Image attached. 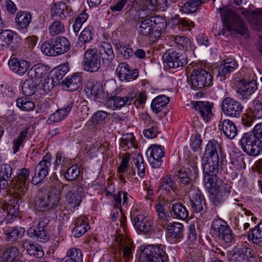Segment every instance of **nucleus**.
<instances>
[{"label": "nucleus", "mask_w": 262, "mask_h": 262, "mask_svg": "<svg viewBox=\"0 0 262 262\" xmlns=\"http://www.w3.org/2000/svg\"><path fill=\"white\" fill-rule=\"evenodd\" d=\"M224 19L225 27L228 31H234L241 35H245L247 32L244 21L233 10L227 7L218 9Z\"/></svg>", "instance_id": "f257e3e1"}, {"label": "nucleus", "mask_w": 262, "mask_h": 262, "mask_svg": "<svg viewBox=\"0 0 262 262\" xmlns=\"http://www.w3.org/2000/svg\"><path fill=\"white\" fill-rule=\"evenodd\" d=\"M139 262H168V255L161 245H147L140 254Z\"/></svg>", "instance_id": "f03ea898"}, {"label": "nucleus", "mask_w": 262, "mask_h": 262, "mask_svg": "<svg viewBox=\"0 0 262 262\" xmlns=\"http://www.w3.org/2000/svg\"><path fill=\"white\" fill-rule=\"evenodd\" d=\"M30 171L26 168H22L17 170L16 176L14 177L10 183L14 192L19 197L23 196L28 188L30 180Z\"/></svg>", "instance_id": "7ed1b4c3"}, {"label": "nucleus", "mask_w": 262, "mask_h": 262, "mask_svg": "<svg viewBox=\"0 0 262 262\" xmlns=\"http://www.w3.org/2000/svg\"><path fill=\"white\" fill-rule=\"evenodd\" d=\"M192 88L195 90L206 89L212 85L211 74L202 68L193 70L190 75Z\"/></svg>", "instance_id": "20e7f679"}, {"label": "nucleus", "mask_w": 262, "mask_h": 262, "mask_svg": "<svg viewBox=\"0 0 262 262\" xmlns=\"http://www.w3.org/2000/svg\"><path fill=\"white\" fill-rule=\"evenodd\" d=\"M240 143L242 149L249 155L257 156L262 150V141L250 132L243 134Z\"/></svg>", "instance_id": "39448f33"}, {"label": "nucleus", "mask_w": 262, "mask_h": 262, "mask_svg": "<svg viewBox=\"0 0 262 262\" xmlns=\"http://www.w3.org/2000/svg\"><path fill=\"white\" fill-rule=\"evenodd\" d=\"M64 185H67L62 183L58 180L57 176H53L50 178L48 182V187L49 188V194L46 196L51 209L59 205L61 200L60 193Z\"/></svg>", "instance_id": "423d86ee"}, {"label": "nucleus", "mask_w": 262, "mask_h": 262, "mask_svg": "<svg viewBox=\"0 0 262 262\" xmlns=\"http://www.w3.org/2000/svg\"><path fill=\"white\" fill-rule=\"evenodd\" d=\"M211 228L219 238L224 243L231 245L234 243V235L227 223L221 219L213 220Z\"/></svg>", "instance_id": "0eeeda50"}, {"label": "nucleus", "mask_w": 262, "mask_h": 262, "mask_svg": "<svg viewBox=\"0 0 262 262\" xmlns=\"http://www.w3.org/2000/svg\"><path fill=\"white\" fill-rule=\"evenodd\" d=\"M66 200L71 207H78L82 200L83 195V188L82 184L78 181H74L71 185L68 186Z\"/></svg>", "instance_id": "6e6552de"}, {"label": "nucleus", "mask_w": 262, "mask_h": 262, "mask_svg": "<svg viewBox=\"0 0 262 262\" xmlns=\"http://www.w3.org/2000/svg\"><path fill=\"white\" fill-rule=\"evenodd\" d=\"M163 59L165 66L169 68L176 69L183 67L187 63L186 54L172 49H168L163 54Z\"/></svg>", "instance_id": "1a4fd4ad"}, {"label": "nucleus", "mask_w": 262, "mask_h": 262, "mask_svg": "<svg viewBox=\"0 0 262 262\" xmlns=\"http://www.w3.org/2000/svg\"><path fill=\"white\" fill-rule=\"evenodd\" d=\"M83 69L89 72H97L100 68V57L96 48L88 49L84 54Z\"/></svg>", "instance_id": "9d476101"}, {"label": "nucleus", "mask_w": 262, "mask_h": 262, "mask_svg": "<svg viewBox=\"0 0 262 262\" xmlns=\"http://www.w3.org/2000/svg\"><path fill=\"white\" fill-rule=\"evenodd\" d=\"M48 223L47 219H40L36 226H32L28 229V235L35 238L39 242H48L50 239L49 234L46 229Z\"/></svg>", "instance_id": "9b49d317"}, {"label": "nucleus", "mask_w": 262, "mask_h": 262, "mask_svg": "<svg viewBox=\"0 0 262 262\" xmlns=\"http://www.w3.org/2000/svg\"><path fill=\"white\" fill-rule=\"evenodd\" d=\"M51 155L47 154L42 157V160L36 165L34 176L31 180V183L33 185H37L41 182L48 174L51 166Z\"/></svg>", "instance_id": "f8f14e48"}, {"label": "nucleus", "mask_w": 262, "mask_h": 262, "mask_svg": "<svg viewBox=\"0 0 262 262\" xmlns=\"http://www.w3.org/2000/svg\"><path fill=\"white\" fill-rule=\"evenodd\" d=\"M243 106L240 102L234 98L227 97L222 102V110L224 114L231 118H238L243 111Z\"/></svg>", "instance_id": "ddd939ff"}, {"label": "nucleus", "mask_w": 262, "mask_h": 262, "mask_svg": "<svg viewBox=\"0 0 262 262\" xmlns=\"http://www.w3.org/2000/svg\"><path fill=\"white\" fill-rule=\"evenodd\" d=\"M159 189L166 194V199L167 202H173L177 188L174 179L171 175L167 174L160 179Z\"/></svg>", "instance_id": "4468645a"}, {"label": "nucleus", "mask_w": 262, "mask_h": 262, "mask_svg": "<svg viewBox=\"0 0 262 262\" xmlns=\"http://www.w3.org/2000/svg\"><path fill=\"white\" fill-rule=\"evenodd\" d=\"M148 160L153 168H159L162 163V158L165 155L163 146L154 144L151 145L146 151Z\"/></svg>", "instance_id": "2eb2a0df"}, {"label": "nucleus", "mask_w": 262, "mask_h": 262, "mask_svg": "<svg viewBox=\"0 0 262 262\" xmlns=\"http://www.w3.org/2000/svg\"><path fill=\"white\" fill-rule=\"evenodd\" d=\"M188 194L193 211L201 213L206 207V202L201 191L196 187H193L188 191Z\"/></svg>", "instance_id": "dca6fc26"}, {"label": "nucleus", "mask_w": 262, "mask_h": 262, "mask_svg": "<svg viewBox=\"0 0 262 262\" xmlns=\"http://www.w3.org/2000/svg\"><path fill=\"white\" fill-rule=\"evenodd\" d=\"M135 227L139 231L147 233L152 228V222L142 212L137 211L132 214Z\"/></svg>", "instance_id": "f3484780"}, {"label": "nucleus", "mask_w": 262, "mask_h": 262, "mask_svg": "<svg viewBox=\"0 0 262 262\" xmlns=\"http://www.w3.org/2000/svg\"><path fill=\"white\" fill-rule=\"evenodd\" d=\"M202 165L204 175H217L219 169L222 168L224 164L223 158L221 159H202Z\"/></svg>", "instance_id": "a211bd4d"}, {"label": "nucleus", "mask_w": 262, "mask_h": 262, "mask_svg": "<svg viewBox=\"0 0 262 262\" xmlns=\"http://www.w3.org/2000/svg\"><path fill=\"white\" fill-rule=\"evenodd\" d=\"M153 23L154 25L151 27L148 38L150 41L155 42L160 38L162 33L166 30L167 23L164 19L160 16H155Z\"/></svg>", "instance_id": "6ab92c4d"}, {"label": "nucleus", "mask_w": 262, "mask_h": 262, "mask_svg": "<svg viewBox=\"0 0 262 262\" xmlns=\"http://www.w3.org/2000/svg\"><path fill=\"white\" fill-rule=\"evenodd\" d=\"M229 259L230 262H252L254 259L252 250L244 247L233 250L230 254Z\"/></svg>", "instance_id": "aec40b11"}, {"label": "nucleus", "mask_w": 262, "mask_h": 262, "mask_svg": "<svg viewBox=\"0 0 262 262\" xmlns=\"http://www.w3.org/2000/svg\"><path fill=\"white\" fill-rule=\"evenodd\" d=\"M221 159L225 158L223 151L219 142L215 140H210L206 145L204 156L202 159Z\"/></svg>", "instance_id": "412c9836"}, {"label": "nucleus", "mask_w": 262, "mask_h": 262, "mask_svg": "<svg viewBox=\"0 0 262 262\" xmlns=\"http://www.w3.org/2000/svg\"><path fill=\"white\" fill-rule=\"evenodd\" d=\"M116 72L121 81L135 80L139 75L137 69L131 70L129 66L126 63H121L116 68Z\"/></svg>", "instance_id": "4be33fe9"}, {"label": "nucleus", "mask_w": 262, "mask_h": 262, "mask_svg": "<svg viewBox=\"0 0 262 262\" xmlns=\"http://www.w3.org/2000/svg\"><path fill=\"white\" fill-rule=\"evenodd\" d=\"M9 68L16 74L23 76L28 70L30 67V62L29 61L13 57L8 61Z\"/></svg>", "instance_id": "5701e85b"}, {"label": "nucleus", "mask_w": 262, "mask_h": 262, "mask_svg": "<svg viewBox=\"0 0 262 262\" xmlns=\"http://www.w3.org/2000/svg\"><path fill=\"white\" fill-rule=\"evenodd\" d=\"M72 11V9L62 2L53 5L51 8V14L53 19H64L69 16Z\"/></svg>", "instance_id": "b1692460"}, {"label": "nucleus", "mask_w": 262, "mask_h": 262, "mask_svg": "<svg viewBox=\"0 0 262 262\" xmlns=\"http://www.w3.org/2000/svg\"><path fill=\"white\" fill-rule=\"evenodd\" d=\"M237 86L238 93L245 98L252 95L257 89L256 82L253 80L248 81L246 80H240Z\"/></svg>", "instance_id": "393cba45"}, {"label": "nucleus", "mask_w": 262, "mask_h": 262, "mask_svg": "<svg viewBox=\"0 0 262 262\" xmlns=\"http://www.w3.org/2000/svg\"><path fill=\"white\" fill-rule=\"evenodd\" d=\"M248 238L249 241L258 247V250L262 253V222L250 229Z\"/></svg>", "instance_id": "a878e982"}, {"label": "nucleus", "mask_w": 262, "mask_h": 262, "mask_svg": "<svg viewBox=\"0 0 262 262\" xmlns=\"http://www.w3.org/2000/svg\"><path fill=\"white\" fill-rule=\"evenodd\" d=\"M25 230L17 227H8L4 229V234L6 241L15 243L24 235Z\"/></svg>", "instance_id": "bb28decb"}, {"label": "nucleus", "mask_w": 262, "mask_h": 262, "mask_svg": "<svg viewBox=\"0 0 262 262\" xmlns=\"http://www.w3.org/2000/svg\"><path fill=\"white\" fill-rule=\"evenodd\" d=\"M192 105L206 121L210 120L212 116V106L208 102H193Z\"/></svg>", "instance_id": "cd10ccee"}, {"label": "nucleus", "mask_w": 262, "mask_h": 262, "mask_svg": "<svg viewBox=\"0 0 262 262\" xmlns=\"http://www.w3.org/2000/svg\"><path fill=\"white\" fill-rule=\"evenodd\" d=\"M136 97V94L134 93L129 94L127 96L123 97L113 96L109 98L108 102L113 104V109L115 110L117 108H121L125 104L130 105L134 102Z\"/></svg>", "instance_id": "c85d7f7f"}, {"label": "nucleus", "mask_w": 262, "mask_h": 262, "mask_svg": "<svg viewBox=\"0 0 262 262\" xmlns=\"http://www.w3.org/2000/svg\"><path fill=\"white\" fill-rule=\"evenodd\" d=\"M204 181L206 188L211 194H214L217 189L223 185L217 175H204Z\"/></svg>", "instance_id": "c756f323"}, {"label": "nucleus", "mask_w": 262, "mask_h": 262, "mask_svg": "<svg viewBox=\"0 0 262 262\" xmlns=\"http://www.w3.org/2000/svg\"><path fill=\"white\" fill-rule=\"evenodd\" d=\"M82 79L77 74L66 78L61 82L62 88L67 91L73 92L76 91L81 85Z\"/></svg>", "instance_id": "7c9ffc66"}, {"label": "nucleus", "mask_w": 262, "mask_h": 262, "mask_svg": "<svg viewBox=\"0 0 262 262\" xmlns=\"http://www.w3.org/2000/svg\"><path fill=\"white\" fill-rule=\"evenodd\" d=\"M230 186L228 184L222 185L214 192L212 199V202L215 206H218L222 204L228 197L230 193Z\"/></svg>", "instance_id": "2f4dec72"}, {"label": "nucleus", "mask_w": 262, "mask_h": 262, "mask_svg": "<svg viewBox=\"0 0 262 262\" xmlns=\"http://www.w3.org/2000/svg\"><path fill=\"white\" fill-rule=\"evenodd\" d=\"M224 61V63L220 66L217 74V77L221 78L220 80L229 76L237 67V63L231 59H225Z\"/></svg>", "instance_id": "473e14b6"}, {"label": "nucleus", "mask_w": 262, "mask_h": 262, "mask_svg": "<svg viewBox=\"0 0 262 262\" xmlns=\"http://www.w3.org/2000/svg\"><path fill=\"white\" fill-rule=\"evenodd\" d=\"M99 52V56L102 62L106 64H109L114 58L112 46L107 42H103L101 44Z\"/></svg>", "instance_id": "72a5a7b5"}, {"label": "nucleus", "mask_w": 262, "mask_h": 262, "mask_svg": "<svg viewBox=\"0 0 262 262\" xmlns=\"http://www.w3.org/2000/svg\"><path fill=\"white\" fill-rule=\"evenodd\" d=\"M73 106V102L69 103L64 108L58 109L56 112L52 114L48 118V124H52L63 120L69 113Z\"/></svg>", "instance_id": "f704fd0d"}, {"label": "nucleus", "mask_w": 262, "mask_h": 262, "mask_svg": "<svg viewBox=\"0 0 262 262\" xmlns=\"http://www.w3.org/2000/svg\"><path fill=\"white\" fill-rule=\"evenodd\" d=\"M241 13L252 24L256 26L257 24L261 23L262 18V9H257L254 11L248 10L244 8L240 9Z\"/></svg>", "instance_id": "c9c22d12"}, {"label": "nucleus", "mask_w": 262, "mask_h": 262, "mask_svg": "<svg viewBox=\"0 0 262 262\" xmlns=\"http://www.w3.org/2000/svg\"><path fill=\"white\" fill-rule=\"evenodd\" d=\"M75 225L72 233L77 237L81 236L90 229L87 219L85 216H80L76 219Z\"/></svg>", "instance_id": "e433bc0d"}, {"label": "nucleus", "mask_w": 262, "mask_h": 262, "mask_svg": "<svg viewBox=\"0 0 262 262\" xmlns=\"http://www.w3.org/2000/svg\"><path fill=\"white\" fill-rule=\"evenodd\" d=\"M3 210H5L8 220H12L18 216L19 212L18 201L13 199L3 206Z\"/></svg>", "instance_id": "4c0bfd02"}, {"label": "nucleus", "mask_w": 262, "mask_h": 262, "mask_svg": "<svg viewBox=\"0 0 262 262\" xmlns=\"http://www.w3.org/2000/svg\"><path fill=\"white\" fill-rule=\"evenodd\" d=\"M32 19L30 13L26 11H19L15 16V23L17 28L20 30L26 29Z\"/></svg>", "instance_id": "58836bf2"}, {"label": "nucleus", "mask_w": 262, "mask_h": 262, "mask_svg": "<svg viewBox=\"0 0 262 262\" xmlns=\"http://www.w3.org/2000/svg\"><path fill=\"white\" fill-rule=\"evenodd\" d=\"M222 130L225 136L229 139H233L237 134V128L235 124L229 119H225L222 123Z\"/></svg>", "instance_id": "ea45409f"}, {"label": "nucleus", "mask_w": 262, "mask_h": 262, "mask_svg": "<svg viewBox=\"0 0 262 262\" xmlns=\"http://www.w3.org/2000/svg\"><path fill=\"white\" fill-rule=\"evenodd\" d=\"M177 181L181 187H185L188 189L192 187V181L188 175V170L186 168H181L178 171L176 174Z\"/></svg>", "instance_id": "a19ab883"}, {"label": "nucleus", "mask_w": 262, "mask_h": 262, "mask_svg": "<svg viewBox=\"0 0 262 262\" xmlns=\"http://www.w3.org/2000/svg\"><path fill=\"white\" fill-rule=\"evenodd\" d=\"M183 225L178 222L170 223L167 226L169 236L173 238L181 239L183 238Z\"/></svg>", "instance_id": "79ce46f5"}, {"label": "nucleus", "mask_w": 262, "mask_h": 262, "mask_svg": "<svg viewBox=\"0 0 262 262\" xmlns=\"http://www.w3.org/2000/svg\"><path fill=\"white\" fill-rule=\"evenodd\" d=\"M165 202L161 200L158 202L155 206L156 212L157 214L158 219L162 224L168 222L171 219L167 209H165Z\"/></svg>", "instance_id": "37998d69"}, {"label": "nucleus", "mask_w": 262, "mask_h": 262, "mask_svg": "<svg viewBox=\"0 0 262 262\" xmlns=\"http://www.w3.org/2000/svg\"><path fill=\"white\" fill-rule=\"evenodd\" d=\"M155 17H151L145 19H142L138 24L139 33L148 37L150 35L151 27L154 25L153 20Z\"/></svg>", "instance_id": "c03bdc74"}, {"label": "nucleus", "mask_w": 262, "mask_h": 262, "mask_svg": "<svg viewBox=\"0 0 262 262\" xmlns=\"http://www.w3.org/2000/svg\"><path fill=\"white\" fill-rule=\"evenodd\" d=\"M169 101V98L165 95H159L152 101L151 108L154 113L158 114L161 112L163 107L168 103Z\"/></svg>", "instance_id": "a18cd8bd"}, {"label": "nucleus", "mask_w": 262, "mask_h": 262, "mask_svg": "<svg viewBox=\"0 0 262 262\" xmlns=\"http://www.w3.org/2000/svg\"><path fill=\"white\" fill-rule=\"evenodd\" d=\"M90 95L95 101L102 102L106 98V94L102 84L97 82L91 86Z\"/></svg>", "instance_id": "49530a36"}, {"label": "nucleus", "mask_w": 262, "mask_h": 262, "mask_svg": "<svg viewBox=\"0 0 262 262\" xmlns=\"http://www.w3.org/2000/svg\"><path fill=\"white\" fill-rule=\"evenodd\" d=\"M48 73L47 67L41 63L34 65L28 70V75L32 79H40L46 76Z\"/></svg>", "instance_id": "de8ad7c7"}, {"label": "nucleus", "mask_w": 262, "mask_h": 262, "mask_svg": "<svg viewBox=\"0 0 262 262\" xmlns=\"http://www.w3.org/2000/svg\"><path fill=\"white\" fill-rule=\"evenodd\" d=\"M19 255V252L16 247L7 248L0 256V262H13Z\"/></svg>", "instance_id": "09e8293b"}, {"label": "nucleus", "mask_w": 262, "mask_h": 262, "mask_svg": "<svg viewBox=\"0 0 262 262\" xmlns=\"http://www.w3.org/2000/svg\"><path fill=\"white\" fill-rule=\"evenodd\" d=\"M171 211L174 217L177 219L184 220L188 216L189 212L186 207L181 203H176L171 206Z\"/></svg>", "instance_id": "8fccbe9b"}, {"label": "nucleus", "mask_w": 262, "mask_h": 262, "mask_svg": "<svg viewBox=\"0 0 262 262\" xmlns=\"http://www.w3.org/2000/svg\"><path fill=\"white\" fill-rule=\"evenodd\" d=\"M54 39L55 48L57 49L58 55H60L68 52L70 49L71 44L64 37H57Z\"/></svg>", "instance_id": "3c124183"}, {"label": "nucleus", "mask_w": 262, "mask_h": 262, "mask_svg": "<svg viewBox=\"0 0 262 262\" xmlns=\"http://www.w3.org/2000/svg\"><path fill=\"white\" fill-rule=\"evenodd\" d=\"M119 244L123 248V255L128 259L132 253L133 246L132 240L125 236L122 235L119 238Z\"/></svg>", "instance_id": "603ef678"}, {"label": "nucleus", "mask_w": 262, "mask_h": 262, "mask_svg": "<svg viewBox=\"0 0 262 262\" xmlns=\"http://www.w3.org/2000/svg\"><path fill=\"white\" fill-rule=\"evenodd\" d=\"M54 39H51L45 41L41 46V52L46 55L50 56H58L57 49L55 48Z\"/></svg>", "instance_id": "864d4df0"}, {"label": "nucleus", "mask_w": 262, "mask_h": 262, "mask_svg": "<svg viewBox=\"0 0 262 262\" xmlns=\"http://www.w3.org/2000/svg\"><path fill=\"white\" fill-rule=\"evenodd\" d=\"M30 128L29 126H28L24 128L20 132L19 136L16 139H14L13 142V150L14 154L19 150L24 141L28 138V131Z\"/></svg>", "instance_id": "5fc2aeb1"}, {"label": "nucleus", "mask_w": 262, "mask_h": 262, "mask_svg": "<svg viewBox=\"0 0 262 262\" xmlns=\"http://www.w3.org/2000/svg\"><path fill=\"white\" fill-rule=\"evenodd\" d=\"M169 38L171 41H173L180 49L186 51L190 47V39L186 36L173 35L170 36Z\"/></svg>", "instance_id": "6e6d98bb"}, {"label": "nucleus", "mask_w": 262, "mask_h": 262, "mask_svg": "<svg viewBox=\"0 0 262 262\" xmlns=\"http://www.w3.org/2000/svg\"><path fill=\"white\" fill-rule=\"evenodd\" d=\"M135 138L132 133L123 136L121 140V145L124 150L127 149H136L137 144L135 143Z\"/></svg>", "instance_id": "4d7b16f0"}, {"label": "nucleus", "mask_w": 262, "mask_h": 262, "mask_svg": "<svg viewBox=\"0 0 262 262\" xmlns=\"http://www.w3.org/2000/svg\"><path fill=\"white\" fill-rule=\"evenodd\" d=\"M67 256L69 258L64 262H83V254L80 249L72 248L67 251Z\"/></svg>", "instance_id": "13d9d810"}, {"label": "nucleus", "mask_w": 262, "mask_h": 262, "mask_svg": "<svg viewBox=\"0 0 262 262\" xmlns=\"http://www.w3.org/2000/svg\"><path fill=\"white\" fill-rule=\"evenodd\" d=\"M36 90V83L33 79L26 80L22 85L23 94L27 96L33 95Z\"/></svg>", "instance_id": "bf43d9fd"}, {"label": "nucleus", "mask_w": 262, "mask_h": 262, "mask_svg": "<svg viewBox=\"0 0 262 262\" xmlns=\"http://www.w3.org/2000/svg\"><path fill=\"white\" fill-rule=\"evenodd\" d=\"M27 252L31 255L36 258L43 256L44 252L41 247L37 244L27 243L26 245Z\"/></svg>", "instance_id": "052dcab7"}, {"label": "nucleus", "mask_w": 262, "mask_h": 262, "mask_svg": "<svg viewBox=\"0 0 262 262\" xmlns=\"http://www.w3.org/2000/svg\"><path fill=\"white\" fill-rule=\"evenodd\" d=\"M64 32V26L58 20L53 21L49 27V33L50 35L54 36Z\"/></svg>", "instance_id": "680f3d73"}, {"label": "nucleus", "mask_w": 262, "mask_h": 262, "mask_svg": "<svg viewBox=\"0 0 262 262\" xmlns=\"http://www.w3.org/2000/svg\"><path fill=\"white\" fill-rule=\"evenodd\" d=\"M17 106L24 111H30L35 106L34 103L25 97H20L16 100Z\"/></svg>", "instance_id": "e2e57ef3"}, {"label": "nucleus", "mask_w": 262, "mask_h": 262, "mask_svg": "<svg viewBox=\"0 0 262 262\" xmlns=\"http://www.w3.org/2000/svg\"><path fill=\"white\" fill-rule=\"evenodd\" d=\"M88 18V15L83 12L80 13L73 20L74 24L73 25V28L74 32L77 35V33L80 31L83 24L86 21Z\"/></svg>", "instance_id": "0e129e2a"}, {"label": "nucleus", "mask_w": 262, "mask_h": 262, "mask_svg": "<svg viewBox=\"0 0 262 262\" xmlns=\"http://www.w3.org/2000/svg\"><path fill=\"white\" fill-rule=\"evenodd\" d=\"M35 207L39 211H44L51 209L46 196H41L35 200Z\"/></svg>", "instance_id": "69168bd1"}, {"label": "nucleus", "mask_w": 262, "mask_h": 262, "mask_svg": "<svg viewBox=\"0 0 262 262\" xmlns=\"http://www.w3.org/2000/svg\"><path fill=\"white\" fill-rule=\"evenodd\" d=\"M93 31V27L92 26H88L81 32L79 36V41L84 43L90 41L92 39Z\"/></svg>", "instance_id": "338daca9"}, {"label": "nucleus", "mask_w": 262, "mask_h": 262, "mask_svg": "<svg viewBox=\"0 0 262 262\" xmlns=\"http://www.w3.org/2000/svg\"><path fill=\"white\" fill-rule=\"evenodd\" d=\"M250 112L252 117L256 119L262 117V103L259 100H255L250 108Z\"/></svg>", "instance_id": "774afa93"}]
</instances>
